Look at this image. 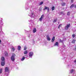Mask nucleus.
<instances>
[{
	"instance_id": "nucleus-1",
	"label": "nucleus",
	"mask_w": 76,
	"mask_h": 76,
	"mask_svg": "<svg viewBox=\"0 0 76 76\" xmlns=\"http://www.w3.org/2000/svg\"><path fill=\"white\" fill-rule=\"evenodd\" d=\"M1 65H2V66H4V64H5V59L4 57L3 56L1 57Z\"/></svg>"
},
{
	"instance_id": "nucleus-2",
	"label": "nucleus",
	"mask_w": 76,
	"mask_h": 76,
	"mask_svg": "<svg viewBox=\"0 0 76 76\" xmlns=\"http://www.w3.org/2000/svg\"><path fill=\"white\" fill-rule=\"evenodd\" d=\"M9 74V68L7 67H5V75L6 76H8Z\"/></svg>"
},
{
	"instance_id": "nucleus-3",
	"label": "nucleus",
	"mask_w": 76,
	"mask_h": 76,
	"mask_svg": "<svg viewBox=\"0 0 76 76\" xmlns=\"http://www.w3.org/2000/svg\"><path fill=\"white\" fill-rule=\"evenodd\" d=\"M15 54L12 55L11 57V59L12 61H13L15 60Z\"/></svg>"
},
{
	"instance_id": "nucleus-4",
	"label": "nucleus",
	"mask_w": 76,
	"mask_h": 76,
	"mask_svg": "<svg viewBox=\"0 0 76 76\" xmlns=\"http://www.w3.org/2000/svg\"><path fill=\"white\" fill-rule=\"evenodd\" d=\"M70 26V24H68L66 26H65V29L66 30H67L69 29V28Z\"/></svg>"
},
{
	"instance_id": "nucleus-5",
	"label": "nucleus",
	"mask_w": 76,
	"mask_h": 76,
	"mask_svg": "<svg viewBox=\"0 0 76 76\" xmlns=\"http://www.w3.org/2000/svg\"><path fill=\"white\" fill-rule=\"evenodd\" d=\"M75 72V70L73 69H71L70 70V73H72L73 74H74Z\"/></svg>"
},
{
	"instance_id": "nucleus-6",
	"label": "nucleus",
	"mask_w": 76,
	"mask_h": 76,
	"mask_svg": "<svg viewBox=\"0 0 76 76\" xmlns=\"http://www.w3.org/2000/svg\"><path fill=\"white\" fill-rule=\"evenodd\" d=\"M29 16L31 18H34L35 16V15L33 13H31L30 14V15H29Z\"/></svg>"
},
{
	"instance_id": "nucleus-7",
	"label": "nucleus",
	"mask_w": 76,
	"mask_h": 76,
	"mask_svg": "<svg viewBox=\"0 0 76 76\" xmlns=\"http://www.w3.org/2000/svg\"><path fill=\"white\" fill-rule=\"evenodd\" d=\"M48 10V12L50 10V8H49V7H47L46 6H45V8L44 9V10Z\"/></svg>"
},
{
	"instance_id": "nucleus-8",
	"label": "nucleus",
	"mask_w": 76,
	"mask_h": 76,
	"mask_svg": "<svg viewBox=\"0 0 76 76\" xmlns=\"http://www.w3.org/2000/svg\"><path fill=\"white\" fill-rule=\"evenodd\" d=\"M33 55V53L32 52H30L29 53V56L30 57H32V56Z\"/></svg>"
},
{
	"instance_id": "nucleus-9",
	"label": "nucleus",
	"mask_w": 76,
	"mask_h": 76,
	"mask_svg": "<svg viewBox=\"0 0 76 76\" xmlns=\"http://www.w3.org/2000/svg\"><path fill=\"white\" fill-rule=\"evenodd\" d=\"M54 41H55V37L54 36L52 37V39L51 40L52 42H54Z\"/></svg>"
},
{
	"instance_id": "nucleus-10",
	"label": "nucleus",
	"mask_w": 76,
	"mask_h": 76,
	"mask_svg": "<svg viewBox=\"0 0 76 76\" xmlns=\"http://www.w3.org/2000/svg\"><path fill=\"white\" fill-rule=\"evenodd\" d=\"M44 15H42L41 16V17L39 19V20L40 21H41V20H42V19H43V18H44Z\"/></svg>"
},
{
	"instance_id": "nucleus-11",
	"label": "nucleus",
	"mask_w": 76,
	"mask_h": 76,
	"mask_svg": "<svg viewBox=\"0 0 76 76\" xmlns=\"http://www.w3.org/2000/svg\"><path fill=\"white\" fill-rule=\"evenodd\" d=\"M47 38L48 40V41H50V37L48 35L47 36Z\"/></svg>"
},
{
	"instance_id": "nucleus-12",
	"label": "nucleus",
	"mask_w": 76,
	"mask_h": 76,
	"mask_svg": "<svg viewBox=\"0 0 76 76\" xmlns=\"http://www.w3.org/2000/svg\"><path fill=\"white\" fill-rule=\"evenodd\" d=\"M37 32V29H36V28H34L33 30V33H35V32Z\"/></svg>"
},
{
	"instance_id": "nucleus-13",
	"label": "nucleus",
	"mask_w": 76,
	"mask_h": 76,
	"mask_svg": "<svg viewBox=\"0 0 76 76\" xmlns=\"http://www.w3.org/2000/svg\"><path fill=\"white\" fill-rule=\"evenodd\" d=\"M58 42H56L54 46H58Z\"/></svg>"
},
{
	"instance_id": "nucleus-14",
	"label": "nucleus",
	"mask_w": 76,
	"mask_h": 76,
	"mask_svg": "<svg viewBox=\"0 0 76 76\" xmlns=\"http://www.w3.org/2000/svg\"><path fill=\"white\" fill-rule=\"evenodd\" d=\"M61 4L62 6H64L66 5V3L63 2V3H61Z\"/></svg>"
},
{
	"instance_id": "nucleus-15",
	"label": "nucleus",
	"mask_w": 76,
	"mask_h": 76,
	"mask_svg": "<svg viewBox=\"0 0 76 76\" xmlns=\"http://www.w3.org/2000/svg\"><path fill=\"white\" fill-rule=\"evenodd\" d=\"M2 71H3V69H2V68L0 69V74H1Z\"/></svg>"
},
{
	"instance_id": "nucleus-16",
	"label": "nucleus",
	"mask_w": 76,
	"mask_h": 76,
	"mask_svg": "<svg viewBox=\"0 0 76 76\" xmlns=\"http://www.w3.org/2000/svg\"><path fill=\"white\" fill-rule=\"evenodd\" d=\"M24 54H28V50H26L24 52Z\"/></svg>"
},
{
	"instance_id": "nucleus-17",
	"label": "nucleus",
	"mask_w": 76,
	"mask_h": 76,
	"mask_svg": "<svg viewBox=\"0 0 76 76\" xmlns=\"http://www.w3.org/2000/svg\"><path fill=\"white\" fill-rule=\"evenodd\" d=\"M76 41V40L75 39H73L72 41V42L73 44H75V42Z\"/></svg>"
},
{
	"instance_id": "nucleus-18",
	"label": "nucleus",
	"mask_w": 76,
	"mask_h": 76,
	"mask_svg": "<svg viewBox=\"0 0 76 76\" xmlns=\"http://www.w3.org/2000/svg\"><path fill=\"white\" fill-rule=\"evenodd\" d=\"M25 57L24 56H23V58L21 60V61H23V60H25Z\"/></svg>"
},
{
	"instance_id": "nucleus-19",
	"label": "nucleus",
	"mask_w": 76,
	"mask_h": 76,
	"mask_svg": "<svg viewBox=\"0 0 76 76\" xmlns=\"http://www.w3.org/2000/svg\"><path fill=\"white\" fill-rule=\"evenodd\" d=\"M74 7V4H72L71 6L70 7V8H73Z\"/></svg>"
},
{
	"instance_id": "nucleus-20",
	"label": "nucleus",
	"mask_w": 76,
	"mask_h": 76,
	"mask_svg": "<svg viewBox=\"0 0 76 76\" xmlns=\"http://www.w3.org/2000/svg\"><path fill=\"white\" fill-rule=\"evenodd\" d=\"M18 50H20V48H21V47H20V46H18Z\"/></svg>"
},
{
	"instance_id": "nucleus-21",
	"label": "nucleus",
	"mask_w": 76,
	"mask_h": 76,
	"mask_svg": "<svg viewBox=\"0 0 76 76\" xmlns=\"http://www.w3.org/2000/svg\"><path fill=\"white\" fill-rule=\"evenodd\" d=\"M62 45H63V47L64 48H65V47H66V46H65V45H64V42H62Z\"/></svg>"
},
{
	"instance_id": "nucleus-22",
	"label": "nucleus",
	"mask_w": 76,
	"mask_h": 76,
	"mask_svg": "<svg viewBox=\"0 0 76 76\" xmlns=\"http://www.w3.org/2000/svg\"><path fill=\"white\" fill-rule=\"evenodd\" d=\"M63 40H61V39L59 40V42H62L63 43Z\"/></svg>"
},
{
	"instance_id": "nucleus-23",
	"label": "nucleus",
	"mask_w": 76,
	"mask_h": 76,
	"mask_svg": "<svg viewBox=\"0 0 76 76\" xmlns=\"http://www.w3.org/2000/svg\"><path fill=\"white\" fill-rule=\"evenodd\" d=\"M55 8V7H53L52 8V10H54Z\"/></svg>"
},
{
	"instance_id": "nucleus-24",
	"label": "nucleus",
	"mask_w": 76,
	"mask_h": 76,
	"mask_svg": "<svg viewBox=\"0 0 76 76\" xmlns=\"http://www.w3.org/2000/svg\"><path fill=\"white\" fill-rule=\"evenodd\" d=\"M75 37H76V35H75V34H73L72 35L73 38H75Z\"/></svg>"
},
{
	"instance_id": "nucleus-25",
	"label": "nucleus",
	"mask_w": 76,
	"mask_h": 76,
	"mask_svg": "<svg viewBox=\"0 0 76 76\" xmlns=\"http://www.w3.org/2000/svg\"><path fill=\"white\" fill-rule=\"evenodd\" d=\"M74 51H76V45L74 47Z\"/></svg>"
},
{
	"instance_id": "nucleus-26",
	"label": "nucleus",
	"mask_w": 76,
	"mask_h": 76,
	"mask_svg": "<svg viewBox=\"0 0 76 76\" xmlns=\"http://www.w3.org/2000/svg\"><path fill=\"white\" fill-rule=\"evenodd\" d=\"M67 15H70V12H68Z\"/></svg>"
},
{
	"instance_id": "nucleus-27",
	"label": "nucleus",
	"mask_w": 76,
	"mask_h": 76,
	"mask_svg": "<svg viewBox=\"0 0 76 76\" xmlns=\"http://www.w3.org/2000/svg\"><path fill=\"white\" fill-rule=\"evenodd\" d=\"M11 48H12V50H13V51H15V48H13V47H12Z\"/></svg>"
},
{
	"instance_id": "nucleus-28",
	"label": "nucleus",
	"mask_w": 76,
	"mask_h": 76,
	"mask_svg": "<svg viewBox=\"0 0 76 76\" xmlns=\"http://www.w3.org/2000/svg\"><path fill=\"white\" fill-rule=\"evenodd\" d=\"M43 4V2L42 1L40 3V5H42V4Z\"/></svg>"
},
{
	"instance_id": "nucleus-29",
	"label": "nucleus",
	"mask_w": 76,
	"mask_h": 76,
	"mask_svg": "<svg viewBox=\"0 0 76 76\" xmlns=\"http://www.w3.org/2000/svg\"><path fill=\"white\" fill-rule=\"evenodd\" d=\"M56 21H57V20H54L53 21V22H54V23L56 22Z\"/></svg>"
},
{
	"instance_id": "nucleus-30",
	"label": "nucleus",
	"mask_w": 76,
	"mask_h": 76,
	"mask_svg": "<svg viewBox=\"0 0 76 76\" xmlns=\"http://www.w3.org/2000/svg\"><path fill=\"white\" fill-rule=\"evenodd\" d=\"M27 48H26V47H25L24 48V50H26V49H27Z\"/></svg>"
},
{
	"instance_id": "nucleus-31",
	"label": "nucleus",
	"mask_w": 76,
	"mask_h": 76,
	"mask_svg": "<svg viewBox=\"0 0 76 76\" xmlns=\"http://www.w3.org/2000/svg\"><path fill=\"white\" fill-rule=\"evenodd\" d=\"M73 1H74V0H71V2L72 3H73Z\"/></svg>"
},
{
	"instance_id": "nucleus-32",
	"label": "nucleus",
	"mask_w": 76,
	"mask_h": 76,
	"mask_svg": "<svg viewBox=\"0 0 76 76\" xmlns=\"http://www.w3.org/2000/svg\"><path fill=\"white\" fill-rule=\"evenodd\" d=\"M74 63H76V59L74 60Z\"/></svg>"
},
{
	"instance_id": "nucleus-33",
	"label": "nucleus",
	"mask_w": 76,
	"mask_h": 76,
	"mask_svg": "<svg viewBox=\"0 0 76 76\" xmlns=\"http://www.w3.org/2000/svg\"><path fill=\"white\" fill-rule=\"evenodd\" d=\"M74 7H75V8H76V5H75L74 6Z\"/></svg>"
},
{
	"instance_id": "nucleus-34",
	"label": "nucleus",
	"mask_w": 76,
	"mask_h": 76,
	"mask_svg": "<svg viewBox=\"0 0 76 76\" xmlns=\"http://www.w3.org/2000/svg\"><path fill=\"white\" fill-rule=\"evenodd\" d=\"M64 1V0H60V1Z\"/></svg>"
},
{
	"instance_id": "nucleus-35",
	"label": "nucleus",
	"mask_w": 76,
	"mask_h": 76,
	"mask_svg": "<svg viewBox=\"0 0 76 76\" xmlns=\"http://www.w3.org/2000/svg\"><path fill=\"white\" fill-rule=\"evenodd\" d=\"M60 26H58V28L59 29H60Z\"/></svg>"
},
{
	"instance_id": "nucleus-36",
	"label": "nucleus",
	"mask_w": 76,
	"mask_h": 76,
	"mask_svg": "<svg viewBox=\"0 0 76 76\" xmlns=\"http://www.w3.org/2000/svg\"><path fill=\"white\" fill-rule=\"evenodd\" d=\"M7 55H8L7 53V54H5V55L6 56H7Z\"/></svg>"
},
{
	"instance_id": "nucleus-37",
	"label": "nucleus",
	"mask_w": 76,
	"mask_h": 76,
	"mask_svg": "<svg viewBox=\"0 0 76 76\" xmlns=\"http://www.w3.org/2000/svg\"><path fill=\"white\" fill-rule=\"evenodd\" d=\"M59 26H60V27L61 26V25H60Z\"/></svg>"
},
{
	"instance_id": "nucleus-38",
	"label": "nucleus",
	"mask_w": 76,
	"mask_h": 76,
	"mask_svg": "<svg viewBox=\"0 0 76 76\" xmlns=\"http://www.w3.org/2000/svg\"><path fill=\"white\" fill-rule=\"evenodd\" d=\"M1 42V40L0 39V42Z\"/></svg>"
},
{
	"instance_id": "nucleus-39",
	"label": "nucleus",
	"mask_w": 76,
	"mask_h": 76,
	"mask_svg": "<svg viewBox=\"0 0 76 76\" xmlns=\"http://www.w3.org/2000/svg\"><path fill=\"white\" fill-rule=\"evenodd\" d=\"M61 13H63V12H62Z\"/></svg>"
}]
</instances>
